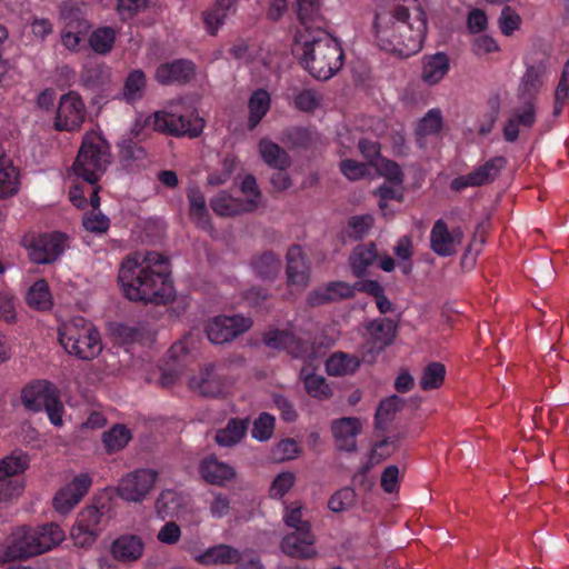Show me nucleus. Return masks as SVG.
I'll return each mask as SVG.
<instances>
[{
    "mask_svg": "<svg viewBox=\"0 0 569 569\" xmlns=\"http://www.w3.org/2000/svg\"><path fill=\"white\" fill-rule=\"evenodd\" d=\"M342 174L351 181L359 180L367 174V166L352 159H345L339 164Z\"/></svg>",
    "mask_w": 569,
    "mask_h": 569,
    "instance_id": "nucleus-60",
    "label": "nucleus"
},
{
    "mask_svg": "<svg viewBox=\"0 0 569 569\" xmlns=\"http://www.w3.org/2000/svg\"><path fill=\"white\" fill-rule=\"evenodd\" d=\"M405 405L406 400L397 395L382 399L375 415V427L383 430L387 423L393 419L395 415L400 411Z\"/></svg>",
    "mask_w": 569,
    "mask_h": 569,
    "instance_id": "nucleus-37",
    "label": "nucleus"
},
{
    "mask_svg": "<svg viewBox=\"0 0 569 569\" xmlns=\"http://www.w3.org/2000/svg\"><path fill=\"white\" fill-rule=\"evenodd\" d=\"M293 53L313 78L322 81L335 76L343 63L340 43L322 29L311 30L307 27L298 32Z\"/></svg>",
    "mask_w": 569,
    "mask_h": 569,
    "instance_id": "nucleus-3",
    "label": "nucleus"
},
{
    "mask_svg": "<svg viewBox=\"0 0 569 569\" xmlns=\"http://www.w3.org/2000/svg\"><path fill=\"white\" fill-rule=\"evenodd\" d=\"M18 191V173L14 167L0 168V199Z\"/></svg>",
    "mask_w": 569,
    "mask_h": 569,
    "instance_id": "nucleus-52",
    "label": "nucleus"
},
{
    "mask_svg": "<svg viewBox=\"0 0 569 569\" xmlns=\"http://www.w3.org/2000/svg\"><path fill=\"white\" fill-rule=\"evenodd\" d=\"M262 340L266 346L272 349L286 350L288 342L291 340V332L287 330L269 331L263 336Z\"/></svg>",
    "mask_w": 569,
    "mask_h": 569,
    "instance_id": "nucleus-64",
    "label": "nucleus"
},
{
    "mask_svg": "<svg viewBox=\"0 0 569 569\" xmlns=\"http://www.w3.org/2000/svg\"><path fill=\"white\" fill-rule=\"evenodd\" d=\"M58 335L63 349L80 360H92L102 351L99 331L82 317H76L63 323Z\"/></svg>",
    "mask_w": 569,
    "mask_h": 569,
    "instance_id": "nucleus-5",
    "label": "nucleus"
},
{
    "mask_svg": "<svg viewBox=\"0 0 569 569\" xmlns=\"http://www.w3.org/2000/svg\"><path fill=\"white\" fill-rule=\"evenodd\" d=\"M146 549L144 540L134 533H123L117 537L110 545L111 557L123 565L139 561Z\"/></svg>",
    "mask_w": 569,
    "mask_h": 569,
    "instance_id": "nucleus-18",
    "label": "nucleus"
},
{
    "mask_svg": "<svg viewBox=\"0 0 569 569\" xmlns=\"http://www.w3.org/2000/svg\"><path fill=\"white\" fill-rule=\"evenodd\" d=\"M296 477L292 472L279 473L270 486V497L281 499L295 485Z\"/></svg>",
    "mask_w": 569,
    "mask_h": 569,
    "instance_id": "nucleus-54",
    "label": "nucleus"
},
{
    "mask_svg": "<svg viewBox=\"0 0 569 569\" xmlns=\"http://www.w3.org/2000/svg\"><path fill=\"white\" fill-rule=\"evenodd\" d=\"M379 171L385 176L389 182L395 186H401L403 182V172L400 166L392 160H382L379 167Z\"/></svg>",
    "mask_w": 569,
    "mask_h": 569,
    "instance_id": "nucleus-62",
    "label": "nucleus"
},
{
    "mask_svg": "<svg viewBox=\"0 0 569 569\" xmlns=\"http://www.w3.org/2000/svg\"><path fill=\"white\" fill-rule=\"evenodd\" d=\"M149 0H118L117 10L122 20L132 18L136 13L144 10Z\"/></svg>",
    "mask_w": 569,
    "mask_h": 569,
    "instance_id": "nucleus-61",
    "label": "nucleus"
},
{
    "mask_svg": "<svg viewBox=\"0 0 569 569\" xmlns=\"http://www.w3.org/2000/svg\"><path fill=\"white\" fill-rule=\"evenodd\" d=\"M521 23L520 16L509 6H505L499 17V27L505 36H511Z\"/></svg>",
    "mask_w": 569,
    "mask_h": 569,
    "instance_id": "nucleus-55",
    "label": "nucleus"
},
{
    "mask_svg": "<svg viewBox=\"0 0 569 569\" xmlns=\"http://www.w3.org/2000/svg\"><path fill=\"white\" fill-rule=\"evenodd\" d=\"M248 108L250 112L248 127L250 130H252L261 121L270 108L269 93L263 89H258L254 91L249 99Z\"/></svg>",
    "mask_w": 569,
    "mask_h": 569,
    "instance_id": "nucleus-39",
    "label": "nucleus"
},
{
    "mask_svg": "<svg viewBox=\"0 0 569 569\" xmlns=\"http://www.w3.org/2000/svg\"><path fill=\"white\" fill-rule=\"evenodd\" d=\"M373 30L381 50L408 58L422 48L426 13L418 0H377Z\"/></svg>",
    "mask_w": 569,
    "mask_h": 569,
    "instance_id": "nucleus-1",
    "label": "nucleus"
},
{
    "mask_svg": "<svg viewBox=\"0 0 569 569\" xmlns=\"http://www.w3.org/2000/svg\"><path fill=\"white\" fill-rule=\"evenodd\" d=\"M375 194L379 197L378 206L379 208L385 211L388 207L389 200H396L398 202L403 201V192L401 189L396 188V186H389L387 183H383L379 188L376 189Z\"/></svg>",
    "mask_w": 569,
    "mask_h": 569,
    "instance_id": "nucleus-59",
    "label": "nucleus"
},
{
    "mask_svg": "<svg viewBox=\"0 0 569 569\" xmlns=\"http://www.w3.org/2000/svg\"><path fill=\"white\" fill-rule=\"evenodd\" d=\"M196 74V66L191 60L176 59L164 62L156 69L154 78L163 86L186 84L190 82Z\"/></svg>",
    "mask_w": 569,
    "mask_h": 569,
    "instance_id": "nucleus-21",
    "label": "nucleus"
},
{
    "mask_svg": "<svg viewBox=\"0 0 569 569\" xmlns=\"http://www.w3.org/2000/svg\"><path fill=\"white\" fill-rule=\"evenodd\" d=\"M449 71V58L443 52L428 54L422 58L421 80L435 86L439 83Z\"/></svg>",
    "mask_w": 569,
    "mask_h": 569,
    "instance_id": "nucleus-29",
    "label": "nucleus"
},
{
    "mask_svg": "<svg viewBox=\"0 0 569 569\" xmlns=\"http://www.w3.org/2000/svg\"><path fill=\"white\" fill-rule=\"evenodd\" d=\"M274 429V418L263 412L253 422L251 430L252 438L259 441H266L271 438Z\"/></svg>",
    "mask_w": 569,
    "mask_h": 569,
    "instance_id": "nucleus-51",
    "label": "nucleus"
},
{
    "mask_svg": "<svg viewBox=\"0 0 569 569\" xmlns=\"http://www.w3.org/2000/svg\"><path fill=\"white\" fill-rule=\"evenodd\" d=\"M367 330L371 338L379 343V348L383 349L393 342L397 332V325L389 318H381L369 322Z\"/></svg>",
    "mask_w": 569,
    "mask_h": 569,
    "instance_id": "nucleus-36",
    "label": "nucleus"
},
{
    "mask_svg": "<svg viewBox=\"0 0 569 569\" xmlns=\"http://www.w3.org/2000/svg\"><path fill=\"white\" fill-rule=\"evenodd\" d=\"M506 163L507 160L505 157H493L468 174L455 178L450 187L452 190L459 192L468 187H481L491 183L499 176Z\"/></svg>",
    "mask_w": 569,
    "mask_h": 569,
    "instance_id": "nucleus-14",
    "label": "nucleus"
},
{
    "mask_svg": "<svg viewBox=\"0 0 569 569\" xmlns=\"http://www.w3.org/2000/svg\"><path fill=\"white\" fill-rule=\"evenodd\" d=\"M110 163L109 142L97 132H87L72 164L73 173L83 181L96 184Z\"/></svg>",
    "mask_w": 569,
    "mask_h": 569,
    "instance_id": "nucleus-4",
    "label": "nucleus"
},
{
    "mask_svg": "<svg viewBox=\"0 0 569 569\" xmlns=\"http://www.w3.org/2000/svg\"><path fill=\"white\" fill-rule=\"evenodd\" d=\"M199 473L208 483L223 486L227 481L236 477L234 469L216 457L204 458L199 466Z\"/></svg>",
    "mask_w": 569,
    "mask_h": 569,
    "instance_id": "nucleus-28",
    "label": "nucleus"
},
{
    "mask_svg": "<svg viewBox=\"0 0 569 569\" xmlns=\"http://www.w3.org/2000/svg\"><path fill=\"white\" fill-rule=\"evenodd\" d=\"M158 479L153 469L141 468L123 476L117 486V495L128 502H142L152 491Z\"/></svg>",
    "mask_w": 569,
    "mask_h": 569,
    "instance_id": "nucleus-9",
    "label": "nucleus"
},
{
    "mask_svg": "<svg viewBox=\"0 0 569 569\" xmlns=\"http://www.w3.org/2000/svg\"><path fill=\"white\" fill-rule=\"evenodd\" d=\"M446 368L441 362H430L422 371L419 385L422 390H433L442 386Z\"/></svg>",
    "mask_w": 569,
    "mask_h": 569,
    "instance_id": "nucleus-42",
    "label": "nucleus"
},
{
    "mask_svg": "<svg viewBox=\"0 0 569 569\" xmlns=\"http://www.w3.org/2000/svg\"><path fill=\"white\" fill-rule=\"evenodd\" d=\"M287 283L297 288H306L310 282V263L299 244L291 246L286 254Z\"/></svg>",
    "mask_w": 569,
    "mask_h": 569,
    "instance_id": "nucleus-19",
    "label": "nucleus"
},
{
    "mask_svg": "<svg viewBox=\"0 0 569 569\" xmlns=\"http://www.w3.org/2000/svg\"><path fill=\"white\" fill-rule=\"evenodd\" d=\"M146 89V76L142 70H133L124 81L123 96L127 101L133 102L142 98Z\"/></svg>",
    "mask_w": 569,
    "mask_h": 569,
    "instance_id": "nucleus-46",
    "label": "nucleus"
},
{
    "mask_svg": "<svg viewBox=\"0 0 569 569\" xmlns=\"http://www.w3.org/2000/svg\"><path fill=\"white\" fill-rule=\"evenodd\" d=\"M431 249L439 256L448 257L455 253V234H451L443 220H437L430 233Z\"/></svg>",
    "mask_w": 569,
    "mask_h": 569,
    "instance_id": "nucleus-33",
    "label": "nucleus"
},
{
    "mask_svg": "<svg viewBox=\"0 0 569 569\" xmlns=\"http://www.w3.org/2000/svg\"><path fill=\"white\" fill-rule=\"evenodd\" d=\"M29 455L20 449H16L10 455L0 459V487L3 488L4 483L17 481L23 490L24 483L19 476L29 468Z\"/></svg>",
    "mask_w": 569,
    "mask_h": 569,
    "instance_id": "nucleus-26",
    "label": "nucleus"
},
{
    "mask_svg": "<svg viewBox=\"0 0 569 569\" xmlns=\"http://www.w3.org/2000/svg\"><path fill=\"white\" fill-rule=\"evenodd\" d=\"M286 351L297 359H310L313 356V347L309 341L303 340L291 332V340L287 345Z\"/></svg>",
    "mask_w": 569,
    "mask_h": 569,
    "instance_id": "nucleus-56",
    "label": "nucleus"
},
{
    "mask_svg": "<svg viewBox=\"0 0 569 569\" xmlns=\"http://www.w3.org/2000/svg\"><path fill=\"white\" fill-rule=\"evenodd\" d=\"M61 16L66 21V30L61 34L62 43L66 48L76 50L81 41L80 36H86L91 24L77 3L64 2L61 6Z\"/></svg>",
    "mask_w": 569,
    "mask_h": 569,
    "instance_id": "nucleus-13",
    "label": "nucleus"
},
{
    "mask_svg": "<svg viewBox=\"0 0 569 569\" xmlns=\"http://www.w3.org/2000/svg\"><path fill=\"white\" fill-rule=\"evenodd\" d=\"M131 439V431L124 425H114L102 435V442L108 453L122 450Z\"/></svg>",
    "mask_w": 569,
    "mask_h": 569,
    "instance_id": "nucleus-41",
    "label": "nucleus"
},
{
    "mask_svg": "<svg viewBox=\"0 0 569 569\" xmlns=\"http://www.w3.org/2000/svg\"><path fill=\"white\" fill-rule=\"evenodd\" d=\"M26 409L34 412L44 410L51 423L62 426L63 405L57 386L48 380H36L27 385L21 392Z\"/></svg>",
    "mask_w": 569,
    "mask_h": 569,
    "instance_id": "nucleus-7",
    "label": "nucleus"
},
{
    "mask_svg": "<svg viewBox=\"0 0 569 569\" xmlns=\"http://www.w3.org/2000/svg\"><path fill=\"white\" fill-rule=\"evenodd\" d=\"M187 198L189 201V216L193 223L202 230L212 231L213 226L206 206V198L199 187H189Z\"/></svg>",
    "mask_w": 569,
    "mask_h": 569,
    "instance_id": "nucleus-27",
    "label": "nucleus"
},
{
    "mask_svg": "<svg viewBox=\"0 0 569 569\" xmlns=\"http://www.w3.org/2000/svg\"><path fill=\"white\" fill-rule=\"evenodd\" d=\"M248 423V419H229L224 428L217 430L214 441L220 447H233L238 445L247 433Z\"/></svg>",
    "mask_w": 569,
    "mask_h": 569,
    "instance_id": "nucleus-32",
    "label": "nucleus"
},
{
    "mask_svg": "<svg viewBox=\"0 0 569 569\" xmlns=\"http://www.w3.org/2000/svg\"><path fill=\"white\" fill-rule=\"evenodd\" d=\"M192 392L206 398H217L224 392V378L217 371L214 365H206L188 381Z\"/></svg>",
    "mask_w": 569,
    "mask_h": 569,
    "instance_id": "nucleus-17",
    "label": "nucleus"
},
{
    "mask_svg": "<svg viewBox=\"0 0 569 569\" xmlns=\"http://www.w3.org/2000/svg\"><path fill=\"white\" fill-rule=\"evenodd\" d=\"M190 555L201 566H231L241 561L240 550L226 543L211 546L203 551L190 549Z\"/></svg>",
    "mask_w": 569,
    "mask_h": 569,
    "instance_id": "nucleus-20",
    "label": "nucleus"
},
{
    "mask_svg": "<svg viewBox=\"0 0 569 569\" xmlns=\"http://www.w3.org/2000/svg\"><path fill=\"white\" fill-rule=\"evenodd\" d=\"M110 220L100 211L87 212L82 219V226L89 232L103 233L109 229Z\"/></svg>",
    "mask_w": 569,
    "mask_h": 569,
    "instance_id": "nucleus-53",
    "label": "nucleus"
},
{
    "mask_svg": "<svg viewBox=\"0 0 569 569\" xmlns=\"http://www.w3.org/2000/svg\"><path fill=\"white\" fill-rule=\"evenodd\" d=\"M442 128L441 111L437 109L429 110L420 120L417 133L419 136H429L438 133Z\"/></svg>",
    "mask_w": 569,
    "mask_h": 569,
    "instance_id": "nucleus-49",
    "label": "nucleus"
},
{
    "mask_svg": "<svg viewBox=\"0 0 569 569\" xmlns=\"http://www.w3.org/2000/svg\"><path fill=\"white\" fill-rule=\"evenodd\" d=\"M114 40V29L110 27H103L98 28L91 33L89 38V44L94 52L99 54H106L112 49Z\"/></svg>",
    "mask_w": 569,
    "mask_h": 569,
    "instance_id": "nucleus-44",
    "label": "nucleus"
},
{
    "mask_svg": "<svg viewBox=\"0 0 569 569\" xmlns=\"http://www.w3.org/2000/svg\"><path fill=\"white\" fill-rule=\"evenodd\" d=\"M250 267L261 280L272 281L280 272L281 260L273 251L266 250L251 257Z\"/></svg>",
    "mask_w": 569,
    "mask_h": 569,
    "instance_id": "nucleus-30",
    "label": "nucleus"
},
{
    "mask_svg": "<svg viewBox=\"0 0 569 569\" xmlns=\"http://www.w3.org/2000/svg\"><path fill=\"white\" fill-rule=\"evenodd\" d=\"M144 127H150L154 131L164 134L196 138L202 132L203 120L192 114L182 116L168 111H156L146 118L142 124L136 122L131 129V134L138 138Z\"/></svg>",
    "mask_w": 569,
    "mask_h": 569,
    "instance_id": "nucleus-8",
    "label": "nucleus"
},
{
    "mask_svg": "<svg viewBox=\"0 0 569 569\" xmlns=\"http://www.w3.org/2000/svg\"><path fill=\"white\" fill-rule=\"evenodd\" d=\"M169 260L156 251L134 252L121 262L118 281L131 301L166 305L173 300Z\"/></svg>",
    "mask_w": 569,
    "mask_h": 569,
    "instance_id": "nucleus-2",
    "label": "nucleus"
},
{
    "mask_svg": "<svg viewBox=\"0 0 569 569\" xmlns=\"http://www.w3.org/2000/svg\"><path fill=\"white\" fill-rule=\"evenodd\" d=\"M360 367L358 357L337 351L332 353L326 362V371L332 377H342L352 375Z\"/></svg>",
    "mask_w": 569,
    "mask_h": 569,
    "instance_id": "nucleus-34",
    "label": "nucleus"
},
{
    "mask_svg": "<svg viewBox=\"0 0 569 569\" xmlns=\"http://www.w3.org/2000/svg\"><path fill=\"white\" fill-rule=\"evenodd\" d=\"M37 535L33 528L20 527L9 538L4 550V560H24L41 555L37 543Z\"/></svg>",
    "mask_w": 569,
    "mask_h": 569,
    "instance_id": "nucleus-15",
    "label": "nucleus"
},
{
    "mask_svg": "<svg viewBox=\"0 0 569 569\" xmlns=\"http://www.w3.org/2000/svg\"><path fill=\"white\" fill-rule=\"evenodd\" d=\"M377 258L378 252L375 242L357 246L349 257V263L352 273L358 278H362L367 273L368 268L377 260Z\"/></svg>",
    "mask_w": 569,
    "mask_h": 569,
    "instance_id": "nucleus-31",
    "label": "nucleus"
},
{
    "mask_svg": "<svg viewBox=\"0 0 569 569\" xmlns=\"http://www.w3.org/2000/svg\"><path fill=\"white\" fill-rule=\"evenodd\" d=\"M111 519V506L108 499L98 498L92 505L84 507L77 516L70 536L76 546L91 547Z\"/></svg>",
    "mask_w": 569,
    "mask_h": 569,
    "instance_id": "nucleus-6",
    "label": "nucleus"
},
{
    "mask_svg": "<svg viewBox=\"0 0 569 569\" xmlns=\"http://www.w3.org/2000/svg\"><path fill=\"white\" fill-rule=\"evenodd\" d=\"M357 495L353 488L343 487L336 491L328 501V508L333 512H342L355 506Z\"/></svg>",
    "mask_w": 569,
    "mask_h": 569,
    "instance_id": "nucleus-47",
    "label": "nucleus"
},
{
    "mask_svg": "<svg viewBox=\"0 0 569 569\" xmlns=\"http://www.w3.org/2000/svg\"><path fill=\"white\" fill-rule=\"evenodd\" d=\"M519 126L525 128H531L536 122V104L535 103H521V107L517 108L511 117Z\"/></svg>",
    "mask_w": 569,
    "mask_h": 569,
    "instance_id": "nucleus-63",
    "label": "nucleus"
},
{
    "mask_svg": "<svg viewBox=\"0 0 569 569\" xmlns=\"http://www.w3.org/2000/svg\"><path fill=\"white\" fill-rule=\"evenodd\" d=\"M259 151L263 161L274 169H287L291 166L287 151L270 140L262 139L259 142Z\"/></svg>",
    "mask_w": 569,
    "mask_h": 569,
    "instance_id": "nucleus-35",
    "label": "nucleus"
},
{
    "mask_svg": "<svg viewBox=\"0 0 569 569\" xmlns=\"http://www.w3.org/2000/svg\"><path fill=\"white\" fill-rule=\"evenodd\" d=\"M331 430L336 448L339 451L355 452L357 450L356 437L361 432L362 425L359 418L343 417L332 421Z\"/></svg>",
    "mask_w": 569,
    "mask_h": 569,
    "instance_id": "nucleus-24",
    "label": "nucleus"
},
{
    "mask_svg": "<svg viewBox=\"0 0 569 569\" xmlns=\"http://www.w3.org/2000/svg\"><path fill=\"white\" fill-rule=\"evenodd\" d=\"M67 236L54 231L39 234L27 246L30 260L38 264L54 262L67 247Z\"/></svg>",
    "mask_w": 569,
    "mask_h": 569,
    "instance_id": "nucleus-10",
    "label": "nucleus"
},
{
    "mask_svg": "<svg viewBox=\"0 0 569 569\" xmlns=\"http://www.w3.org/2000/svg\"><path fill=\"white\" fill-rule=\"evenodd\" d=\"M210 207L219 217H236L256 210V199L234 198L227 191H220L210 199Z\"/></svg>",
    "mask_w": 569,
    "mask_h": 569,
    "instance_id": "nucleus-25",
    "label": "nucleus"
},
{
    "mask_svg": "<svg viewBox=\"0 0 569 569\" xmlns=\"http://www.w3.org/2000/svg\"><path fill=\"white\" fill-rule=\"evenodd\" d=\"M300 375L303 376L305 388L309 396L319 400L328 399L332 396V390L325 377L315 373L305 375L303 369Z\"/></svg>",
    "mask_w": 569,
    "mask_h": 569,
    "instance_id": "nucleus-45",
    "label": "nucleus"
},
{
    "mask_svg": "<svg viewBox=\"0 0 569 569\" xmlns=\"http://www.w3.org/2000/svg\"><path fill=\"white\" fill-rule=\"evenodd\" d=\"M320 0H297V13L302 24L307 26L319 14Z\"/></svg>",
    "mask_w": 569,
    "mask_h": 569,
    "instance_id": "nucleus-57",
    "label": "nucleus"
},
{
    "mask_svg": "<svg viewBox=\"0 0 569 569\" xmlns=\"http://www.w3.org/2000/svg\"><path fill=\"white\" fill-rule=\"evenodd\" d=\"M236 166L237 158L232 154L226 156L221 170L210 173L207 178V183L214 187L226 183L234 172Z\"/></svg>",
    "mask_w": 569,
    "mask_h": 569,
    "instance_id": "nucleus-50",
    "label": "nucleus"
},
{
    "mask_svg": "<svg viewBox=\"0 0 569 569\" xmlns=\"http://www.w3.org/2000/svg\"><path fill=\"white\" fill-rule=\"evenodd\" d=\"M37 535V543L41 553H44L57 547L64 540V531L57 523H46L41 527L33 528Z\"/></svg>",
    "mask_w": 569,
    "mask_h": 569,
    "instance_id": "nucleus-38",
    "label": "nucleus"
},
{
    "mask_svg": "<svg viewBox=\"0 0 569 569\" xmlns=\"http://www.w3.org/2000/svg\"><path fill=\"white\" fill-rule=\"evenodd\" d=\"M547 72L546 61L529 64L520 79L517 97L520 103H535L543 86V77Z\"/></svg>",
    "mask_w": 569,
    "mask_h": 569,
    "instance_id": "nucleus-22",
    "label": "nucleus"
},
{
    "mask_svg": "<svg viewBox=\"0 0 569 569\" xmlns=\"http://www.w3.org/2000/svg\"><path fill=\"white\" fill-rule=\"evenodd\" d=\"M154 507L158 516L162 519L172 518L182 507V498L174 490L167 489L158 496Z\"/></svg>",
    "mask_w": 569,
    "mask_h": 569,
    "instance_id": "nucleus-40",
    "label": "nucleus"
},
{
    "mask_svg": "<svg viewBox=\"0 0 569 569\" xmlns=\"http://www.w3.org/2000/svg\"><path fill=\"white\" fill-rule=\"evenodd\" d=\"M251 326L252 320L250 318L219 316L206 326V333L212 343L222 345L232 341L249 330Z\"/></svg>",
    "mask_w": 569,
    "mask_h": 569,
    "instance_id": "nucleus-12",
    "label": "nucleus"
},
{
    "mask_svg": "<svg viewBox=\"0 0 569 569\" xmlns=\"http://www.w3.org/2000/svg\"><path fill=\"white\" fill-rule=\"evenodd\" d=\"M87 114L86 106L76 91L62 94L59 100L54 119V129L58 131H74L80 129Z\"/></svg>",
    "mask_w": 569,
    "mask_h": 569,
    "instance_id": "nucleus-11",
    "label": "nucleus"
},
{
    "mask_svg": "<svg viewBox=\"0 0 569 569\" xmlns=\"http://www.w3.org/2000/svg\"><path fill=\"white\" fill-rule=\"evenodd\" d=\"M29 306L38 310H47L51 306V295L46 280L36 281L27 295Z\"/></svg>",
    "mask_w": 569,
    "mask_h": 569,
    "instance_id": "nucleus-43",
    "label": "nucleus"
},
{
    "mask_svg": "<svg viewBox=\"0 0 569 569\" xmlns=\"http://www.w3.org/2000/svg\"><path fill=\"white\" fill-rule=\"evenodd\" d=\"M315 536L307 526L301 531H293L284 536L281 540L280 548L287 556L298 559H310L317 555L313 547Z\"/></svg>",
    "mask_w": 569,
    "mask_h": 569,
    "instance_id": "nucleus-23",
    "label": "nucleus"
},
{
    "mask_svg": "<svg viewBox=\"0 0 569 569\" xmlns=\"http://www.w3.org/2000/svg\"><path fill=\"white\" fill-rule=\"evenodd\" d=\"M119 158L127 164L146 158V150L133 138H126L119 142Z\"/></svg>",
    "mask_w": 569,
    "mask_h": 569,
    "instance_id": "nucleus-48",
    "label": "nucleus"
},
{
    "mask_svg": "<svg viewBox=\"0 0 569 569\" xmlns=\"http://www.w3.org/2000/svg\"><path fill=\"white\" fill-rule=\"evenodd\" d=\"M91 478L81 473L76 476L71 482L61 488L53 497L52 505L60 515L69 513L87 495L91 487Z\"/></svg>",
    "mask_w": 569,
    "mask_h": 569,
    "instance_id": "nucleus-16",
    "label": "nucleus"
},
{
    "mask_svg": "<svg viewBox=\"0 0 569 569\" xmlns=\"http://www.w3.org/2000/svg\"><path fill=\"white\" fill-rule=\"evenodd\" d=\"M283 521L288 527L295 528L296 531H301L305 526L310 530V523L302 520V506L298 502H293L291 506L286 507Z\"/></svg>",
    "mask_w": 569,
    "mask_h": 569,
    "instance_id": "nucleus-58",
    "label": "nucleus"
}]
</instances>
